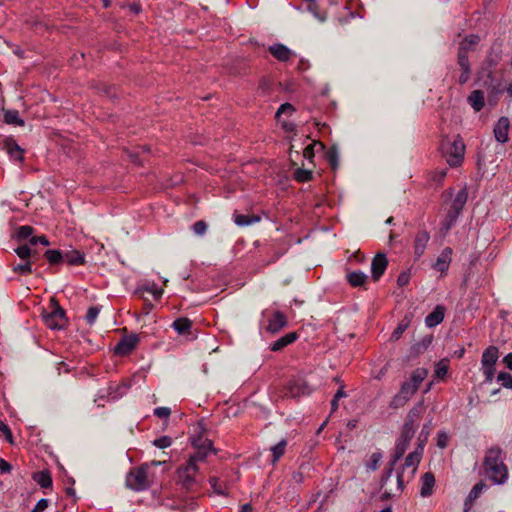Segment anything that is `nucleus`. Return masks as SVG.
<instances>
[{
	"label": "nucleus",
	"mask_w": 512,
	"mask_h": 512,
	"mask_svg": "<svg viewBox=\"0 0 512 512\" xmlns=\"http://www.w3.org/2000/svg\"><path fill=\"white\" fill-rule=\"evenodd\" d=\"M425 407L422 402L416 404L408 413L404 424H410L411 426L417 427L418 421L424 413Z\"/></svg>",
	"instance_id": "25"
},
{
	"label": "nucleus",
	"mask_w": 512,
	"mask_h": 512,
	"mask_svg": "<svg viewBox=\"0 0 512 512\" xmlns=\"http://www.w3.org/2000/svg\"><path fill=\"white\" fill-rule=\"evenodd\" d=\"M444 319V307L443 306H436V308L426 316L425 318V324L428 327H435L438 324H440Z\"/></svg>",
	"instance_id": "24"
},
{
	"label": "nucleus",
	"mask_w": 512,
	"mask_h": 512,
	"mask_svg": "<svg viewBox=\"0 0 512 512\" xmlns=\"http://www.w3.org/2000/svg\"><path fill=\"white\" fill-rule=\"evenodd\" d=\"M154 414L159 418H168L171 414V410L168 407H157L154 410Z\"/></svg>",
	"instance_id": "59"
},
{
	"label": "nucleus",
	"mask_w": 512,
	"mask_h": 512,
	"mask_svg": "<svg viewBox=\"0 0 512 512\" xmlns=\"http://www.w3.org/2000/svg\"><path fill=\"white\" fill-rule=\"evenodd\" d=\"M457 218H458V215L448 211L445 219L442 222V230H444V232L447 233L452 228V226L456 223Z\"/></svg>",
	"instance_id": "42"
},
{
	"label": "nucleus",
	"mask_w": 512,
	"mask_h": 512,
	"mask_svg": "<svg viewBox=\"0 0 512 512\" xmlns=\"http://www.w3.org/2000/svg\"><path fill=\"white\" fill-rule=\"evenodd\" d=\"M139 342L136 334H131L122 338L114 348V352L118 355L125 356L130 354Z\"/></svg>",
	"instance_id": "11"
},
{
	"label": "nucleus",
	"mask_w": 512,
	"mask_h": 512,
	"mask_svg": "<svg viewBox=\"0 0 512 512\" xmlns=\"http://www.w3.org/2000/svg\"><path fill=\"white\" fill-rule=\"evenodd\" d=\"M154 445L158 448L164 449L169 447L172 444V439L168 436L160 437L154 440Z\"/></svg>",
	"instance_id": "55"
},
{
	"label": "nucleus",
	"mask_w": 512,
	"mask_h": 512,
	"mask_svg": "<svg viewBox=\"0 0 512 512\" xmlns=\"http://www.w3.org/2000/svg\"><path fill=\"white\" fill-rule=\"evenodd\" d=\"M347 281L353 287H361L367 281V275L361 271H353L347 274Z\"/></svg>",
	"instance_id": "27"
},
{
	"label": "nucleus",
	"mask_w": 512,
	"mask_h": 512,
	"mask_svg": "<svg viewBox=\"0 0 512 512\" xmlns=\"http://www.w3.org/2000/svg\"><path fill=\"white\" fill-rule=\"evenodd\" d=\"M34 480L37 481L42 488H49L52 486V478L48 471H42L35 474Z\"/></svg>",
	"instance_id": "33"
},
{
	"label": "nucleus",
	"mask_w": 512,
	"mask_h": 512,
	"mask_svg": "<svg viewBox=\"0 0 512 512\" xmlns=\"http://www.w3.org/2000/svg\"><path fill=\"white\" fill-rule=\"evenodd\" d=\"M0 432L3 433L5 439L10 443V444H13V435H12V432L10 430V428L8 427V425H6L2 420H0Z\"/></svg>",
	"instance_id": "56"
},
{
	"label": "nucleus",
	"mask_w": 512,
	"mask_h": 512,
	"mask_svg": "<svg viewBox=\"0 0 512 512\" xmlns=\"http://www.w3.org/2000/svg\"><path fill=\"white\" fill-rule=\"evenodd\" d=\"M408 400L404 398L400 393L396 394L391 400L390 406L392 408H399L405 405Z\"/></svg>",
	"instance_id": "54"
},
{
	"label": "nucleus",
	"mask_w": 512,
	"mask_h": 512,
	"mask_svg": "<svg viewBox=\"0 0 512 512\" xmlns=\"http://www.w3.org/2000/svg\"><path fill=\"white\" fill-rule=\"evenodd\" d=\"M12 470V466L6 460L0 458V473H10Z\"/></svg>",
	"instance_id": "64"
},
{
	"label": "nucleus",
	"mask_w": 512,
	"mask_h": 512,
	"mask_svg": "<svg viewBox=\"0 0 512 512\" xmlns=\"http://www.w3.org/2000/svg\"><path fill=\"white\" fill-rule=\"evenodd\" d=\"M44 256L47 259V261L52 265H56V264L63 262V253L59 250H55V249L47 250L44 253Z\"/></svg>",
	"instance_id": "34"
},
{
	"label": "nucleus",
	"mask_w": 512,
	"mask_h": 512,
	"mask_svg": "<svg viewBox=\"0 0 512 512\" xmlns=\"http://www.w3.org/2000/svg\"><path fill=\"white\" fill-rule=\"evenodd\" d=\"M430 235L426 230L418 231L414 241V254L417 258L421 257L429 242Z\"/></svg>",
	"instance_id": "16"
},
{
	"label": "nucleus",
	"mask_w": 512,
	"mask_h": 512,
	"mask_svg": "<svg viewBox=\"0 0 512 512\" xmlns=\"http://www.w3.org/2000/svg\"><path fill=\"white\" fill-rule=\"evenodd\" d=\"M417 391V388H416V385L411 383V382H408V381H405L402 386H401V389L399 391V393L404 397L406 398L407 400H409L414 394L415 392Z\"/></svg>",
	"instance_id": "36"
},
{
	"label": "nucleus",
	"mask_w": 512,
	"mask_h": 512,
	"mask_svg": "<svg viewBox=\"0 0 512 512\" xmlns=\"http://www.w3.org/2000/svg\"><path fill=\"white\" fill-rule=\"evenodd\" d=\"M423 444H418L415 451L408 454V456L405 459V463L403 465L402 471L397 472V481H396V487L395 489L388 488L387 486L384 488L385 491L382 495V499H388L395 495L394 492L401 493L404 489V471L408 468H411V477L415 474L418 464L421 461L422 454H423Z\"/></svg>",
	"instance_id": "2"
},
{
	"label": "nucleus",
	"mask_w": 512,
	"mask_h": 512,
	"mask_svg": "<svg viewBox=\"0 0 512 512\" xmlns=\"http://www.w3.org/2000/svg\"><path fill=\"white\" fill-rule=\"evenodd\" d=\"M346 396V393L344 392L343 387L339 388L336 394L334 395L332 402H331V410L332 412L336 411L338 408V401H340V398H343Z\"/></svg>",
	"instance_id": "52"
},
{
	"label": "nucleus",
	"mask_w": 512,
	"mask_h": 512,
	"mask_svg": "<svg viewBox=\"0 0 512 512\" xmlns=\"http://www.w3.org/2000/svg\"><path fill=\"white\" fill-rule=\"evenodd\" d=\"M63 262L70 265H82L85 262L84 254L78 250H68L63 253Z\"/></svg>",
	"instance_id": "26"
},
{
	"label": "nucleus",
	"mask_w": 512,
	"mask_h": 512,
	"mask_svg": "<svg viewBox=\"0 0 512 512\" xmlns=\"http://www.w3.org/2000/svg\"><path fill=\"white\" fill-rule=\"evenodd\" d=\"M100 313V307L98 306H92L88 309L85 319L89 325H92L95 323L98 315Z\"/></svg>",
	"instance_id": "48"
},
{
	"label": "nucleus",
	"mask_w": 512,
	"mask_h": 512,
	"mask_svg": "<svg viewBox=\"0 0 512 512\" xmlns=\"http://www.w3.org/2000/svg\"><path fill=\"white\" fill-rule=\"evenodd\" d=\"M208 225L205 221L199 220L192 225L193 232L198 236H203L207 231Z\"/></svg>",
	"instance_id": "49"
},
{
	"label": "nucleus",
	"mask_w": 512,
	"mask_h": 512,
	"mask_svg": "<svg viewBox=\"0 0 512 512\" xmlns=\"http://www.w3.org/2000/svg\"><path fill=\"white\" fill-rule=\"evenodd\" d=\"M325 158L333 169L338 166V151L336 147L329 148L325 153Z\"/></svg>",
	"instance_id": "41"
},
{
	"label": "nucleus",
	"mask_w": 512,
	"mask_h": 512,
	"mask_svg": "<svg viewBox=\"0 0 512 512\" xmlns=\"http://www.w3.org/2000/svg\"><path fill=\"white\" fill-rule=\"evenodd\" d=\"M484 471L494 484H504L508 480V468L503 462V451L499 447L490 448L484 457Z\"/></svg>",
	"instance_id": "1"
},
{
	"label": "nucleus",
	"mask_w": 512,
	"mask_h": 512,
	"mask_svg": "<svg viewBox=\"0 0 512 512\" xmlns=\"http://www.w3.org/2000/svg\"><path fill=\"white\" fill-rule=\"evenodd\" d=\"M430 431H431V425L430 423L429 424H425L422 428V431L418 437V444H423V446L425 445V443L427 442V439H428V436L430 434Z\"/></svg>",
	"instance_id": "53"
},
{
	"label": "nucleus",
	"mask_w": 512,
	"mask_h": 512,
	"mask_svg": "<svg viewBox=\"0 0 512 512\" xmlns=\"http://www.w3.org/2000/svg\"><path fill=\"white\" fill-rule=\"evenodd\" d=\"M510 121L507 117H501L494 127L495 139L500 143H506L509 140L508 132Z\"/></svg>",
	"instance_id": "14"
},
{
	"label": "nucleus",
	"mask_w": 512,
	"mask_h": 512,
	"mask_svg": "<svg viewBox=\"0 0 512 512\" xmlns=\"http://www.w3.org/2000/svg\"><path fill=\"white\" fill-rule=\"evenodd\" d=\"M147 470L148 464L132 469L126 476V486L135 491L147 489L150 485Z\"/></svg>",
	"instance_id": "4"
},
{
	"label": "nucleus",
	"mask_w": 512,
	"mask_h": 512,
	"mask_svg": "<svg viewBox=\"0 0 512 512\" xmlns=\"http://www.w3.org/2000/svg\"><path fill=\"white\" fill-rule=\"evenodd\" d=\"M497 381L501 382L504 388L512 389V375L507 372H500L497 376Z\"/></svg>",
	"instance_id": "47"
},
{
	"label": "nucleus",
	"mask_w": 512,
	"mask_h": 512,
	"mask_svg": "<svg viewBox=\"0 0 512 512\" xmlns=\"http://www.w3.org/2000/svg\"><path fill=\"white\" fill-rule=\"evenodd\" d=\"M15 252L22 260H29L35 254L29 245H22L16 248Z\"/></svg>",
	"instance_id": "44"
},
{
	"label": "nucleus",
	"mask_w": 512,
	"mask_h": 512,
	"mask_svg": "<svg viewBox=\"0 0 512 512\" xmlns=\"http://www.w3.org/2000/svg\"><path fill=\"white\" fill-rule=\"evenodd\" d=\"M325 149V146L320 141H314L312 144H309L303 151L304 158L311 160L314 155L315 151H323Z\"/></svg>",
	"instance_id": "32"
},
{
	"label": "nucleus",
	"mask_w": 512,
	"mask_h": 512,
	"mask_svg": "<svg viewBox=\"0 0 512 512\" xmlns=\"http://www.w3.org/2000/svg\"><path fill=\"white\" fill-rule=\"evenodd\" d=\"M482 371L486 382H491L494 379L495 367H482Z\"/></svg>",
	"instance_id": "61"
},
{
	"label": "nucleus",
	"mask_w": 512,
	"mask_h": 512,
	"mask_svg": "<svg viewBox=\"0 0 512 512\" xmlns=\"http://www.w3.org/2000/svg\"><path fill=\"white\" fill-rule=\"evenodd\" d=\"M23 263L13 265L12 270L20 275L32 274V262L30 260H23Z\"/></svg>",
	"instance_id": "35"
},
{
	"label": "nucleus",
	"mask_w": 512,
	"mask_h": 512,
	"mask_svg": "<svg viewBox=\"0 0 512 512\" xmlns=\"http://www.w3.org/2000/svg\"><path fill=\"white\" fill-rule=\"evenodd\" d=\"M298 338V334L296 332H289L286 335L280 337L276 341H274L270 349L271 351L278 352L281 351L283 348L287 347L288 345L295 342Z\"/></svg>",
	"instance_id": "19"
},
{
	"label": "nucleus",
	"mask_w": 512,
	"mask_h": 512,
	"mask_svg": "<svg viewBox=\"0 0 512 512\" xmlns=\"http://www.w3.org/2000/svg\"><path fill=\"white\" fill-rule=\"evenodd\" d=\"M416 428L417 427L411 426L410 424H404L402 432H401V436L399 439L404 442L410 443V441L412 440V438L415 435Z\"/></svg>",
	"instance_id": "38"
},
{
	"label": "nucleus",
	"mask_w": 512,
	"mask_h": 512,
	"mask_svg": "<svg viewBox=\"0 0 512 512\" xmlns=\"http://www.w3.org/2000/svg\"><path fill=\"white\" fill-rule=\"evenodd\" d=\"M32 234H33V228L31 226L24 225V226L19 227L18 232H17V237L19 239L25 240V239L30 238Z\"/></svg>",
	"instance_id": "51"
},
{
	"label": "nucleus",
	"mask_w": 512,
	"mask_h": 512,
	"mask_svg": "<svg viewBox=\"0 0 512 512\" xmlns=\"http://www.w3.org/2000/svg\"><path fill=\"white\" fill-rule=\"evenodd\" d=\"M449 368V360L441 359L435 366V375L437 378L443 379Z\"/></svg>",
	"instance_id": "37"
},
{
	"label": "nucleus",
	"mask_w": 512,
	"mask_h": 512,
	"mask_svg": "<svg viewBox=\"0 0 512 512\" xmlns=\"http://www.w3.org/2000/svg\"><path fill=\"white\" fill-rule=\"evenodd\" d=\"M409 281H410V274L408 272L400 273V275L397 278V284L401 287L407 285L409 283Z\"/></svg>",
	"instance_id": "63"
},
{
	"label": "nucleus",
	"mask_w": 512,
	"mask_h": 512,
	"mask_svg": "<svg viewBox=\"0 0 512 512\" xmlns=\"http://www.w3.org/2000/svg\"><path fill=\"white\" fill-rule=\"evenodd\" d=\"M269 52L276 58L278 61L286 62L292 56V51L283 44H274L269 47Z\"/></svg>",
	"instance_id": "18"
},
{
	"label": "nucleus",
	"mask_w": 512,
	"mask_h": 512,
	"mask_svg": "<svg viewBox=\"0 0 512 512\" xmlns=\"http://www.w3.org/2000/svg\"><path fill=\"white\" fill-rule=\"evenodd\" d=\"M457 218H458V215L448 211L445 219L442 222V230H444V232L447 233L452 228V226L456 223Z\"/></svg>",
	"instance_id": "43"
},
{
	"label": "nucleus",
	"mask_w": 512,
	"mask_h": 512,
	"mask_svg": "<svg viewBox=\"0 0 512 512\" xmlns=\"http://www.w3.org/2000/svg\"><path fill=\"white\" fill-rule=\"evenodd\" d=\"M4 122L15 126L24 125V120L20 118L17 110H4Z\"/></svg>",
	"instance_id": "29"
},
{
	"label": "nucleus",
	"mask_w": 512,
	"mask_h": 512,
	"mask_svg": "<svg viewBox=\"0 0 512 512\" xmlns=\"http://www.w3.org/2000/svg\"><path fill=\"white\" fill-rule=\"evenodd\" d=\"M287 447V441L286 439H282L280 442H278L276 445L271 447L272 452V463H276L285 453Z\"/></svg>",
	"instance_id": "31"
},
{
	"label": "nucleus",
	"mask_w": 512,
	"mask_h": 512,
	"mask_svg": "<svg viewBox=\"0 0 512 512\" xmlns=\"http://www.w3.org/2000/svg\"><path fill=\"white\" fill-rule=\"evenodd\" d=\"M485 487L486 484L484 482H479L475 484L467 497V501L472 502L475 499H477Z\"/></svg>",
	"instance_id": "45"
},
{
	"label": "nucleus",
	"mask_w": 512,
	"mask_h": 512,
	"mask_svg": "<svg viewBox=\"0 0 512 512\" xmlns=\"http://www.w3.org/2000/svg\"><path fill=\"white\" fill-rule=\"evenodd\" d=\"M381 459H382V454L380 452H374L370 456V459L366 464L367 469H369L371 471H375L378 468Z\"/></svg>",
	"instance_id": "46"
},
{
	"label": "nucleus",
	"mask_w": 512,
	"mask_h": 512,
	"mask_svg": "<svg viewBox=\"0 0 512 512\" xmlns=\"http://www.w3.org/2000/svg\"><path fill=\"white\" fill-rule=\"evenodd\" d=\"M4 148L14 160L22 161L24 159V150L13 139H6Z\"/></svg>",
	"instance_id": "21"
},
{
	"label": "nucleus",
	"mask_w": 512,
	"mask_h": 512,
	"mask_svg": "<svg viewBox=\"0 0 512 512\" xmlns=\"http://www.w3.org/2000/svg\"><path fill=\"white\" fill-rule=\"evenodd\" d=\"M388 265V259L385 254L378 253L373 258L371 263V274L374 281H378L384 274Z\"/></svg>",
	"instance_id": "12"
},
{
	"label": "nucleus",
	"mask_w": 512,
	"mask_h": 512,
	"mask_svg": "<svg viewBox=\"0 0 512 512\" xmlns=\"http://www.w3.org/2000/svg\"><path fill=\"white\" fill-rule=\"evenodd\" d=\"M267 322L265 329L272 334L278 333L288 324L286 315L278 310L268 316Z\"/></svg>",
	"instance_id": "10"
},
{
	"label": "nucleus",
	"mask_w": 512,
	"mask_h": 512,
	"mask_svg": "<svg viewBox=\"0 0 512 512\" xmlns=\"http://www.w3.org/2000/svg\"><path fill=\"white\" fill-rule=\"evenodd\" d=\"M467 199L468 191L466 187H463L455 195L451 207L448 211L459 216L467 202Z\"/></svg>",
	"instance_id": "15"
},
{
	"label": "nucleus",
	"mask_w": 512,
	"mask_h": 512,
	"mask_svg": "<svg viewBox=\"0 0 512 512\" xmlns=\"http://www.w3.org/2000/svg\"><path fill=\"white\" fill-rule=\"evenodd\" d=\"M192 445L196 449V452L190 456L188 462L194 464V466H198V463L204 462L209 454L215 453L212 447V441L207 438H193Z\"/></svg>",
	"instance_id": "5"
},
{
	"label": "nucleus",
	"mask_w": 512,
	"mask_h": 512,
	"mask_svg": "<svg viewBox=\"0 0 512 512\" xmlns=\"http://www.w3.org/2000/svg\"><path fill=\"white\" fill-rule=\"evenodd\" d=\"M293 111L294 107L290 103H284L278 108L276 118L279 119L282 114H291Z\"/></svg>",
	"instance_id": "58"
},
{
	"label": "nucleus",
	"mask_w": 512,
	"mask_h": 512,
	"mask_svg": "<svg viewBox=\"0 0 512 512\" xmlns=\"http://www.w3.org/2000/svg\"><path fill=\"white\" fill-rule=\"evenodd\" d=\"M259 221H260V217L256 216V215H242V214L234 215V222L238 226H248V225L257 223Z\"/></svg>",
	"instance_id": "30"
},
{
	"label": "nucleus",
	"mask_w": 512,
	"mask_h": 512,
	"mask_svg": "<svg viewBox=\"0 0 512 512\" xmlns=\"http://www.w3.org/2000/svg\"><path fill=\"white\" fill-rule=\"evenodd\" d=\"M191 326H192L191 320H189L186 317L178 318L172 323V327L180 335H185V334L190 333Z\"/></svg>",
	"instance_id": "28"
},
{
	"label": "nucleus",
	"mask_w": 512,
	"mask_h": 512,
	"mask_svg": "<svg viewBox=\"0 0 512 512\" xmlns=\"http://www.w3.org/2000/svg\"><path fill=\"white\" fill-rule=\"evenodd\" d=\"M440 149L451 167H457L462 163L465 154V144L459 135L443 138Z\"/></svg>",
	"instance_id": "3"
},
{
	"label": "nucleus",
	"mask_w": 512,
	"mask_h": 512,
	"mask_svg": "<svg viewBox=\"0 0 512 512\" xmlns=\"http://www.w3.org/2000/svg\"><path fill=\"white\" fill-rule=\"evenodd\" d=\"M409 324L410 320L407 317H405L391 334V339L394 341L398 340L403 334V332L408 328Z\"/></svg>",
	"instance_id": "39"
},
{
	"label": "nucleus",
	"mask_w": 512,
	"mask_h": 512,
	"mask_svg": "<svg viewBox=\"0 0 512 512\" xmlns=\"http://www.w3.org/2000/svg\"><path fill=\"white\" fill-rule=\"evenodd\" d=\"M452 249L446 247L437 258L434 268L442 273L446 272L451 262Z\"/></svg>",
	"instance_id": "20"
},
{
	"label": "nucleus",
	"mask_w": 512,
	"mask_h": 512,
	"mask_svg": "<svg viewBox=\"0 0 512 512\" xmlns=\"http://www.w3.org/2000/svg\"><path fill=\"white\" fill-rule=\"evenodd\" d=\"M198 472V466L187 462L186 465L181 466L177 470L178 481L186 489H191L196 484V474Z\"/></svg>",
	"instance_id": "9"
},
{
	"label": "nucleus",
	"mask_w": 512,
	"mask_h": 512,
	"mask_svg": "<svg viewBox=\"0 0 512 512\" xmlns=\"http://www.w3.org/2000/svg\"><path fill=\"white\" fill-rule=\"evenodd\" d=\"M467 101L476 112H479L485 105L484 92L481 90L472 91Z\"/></svg>",
	"instance_id": "23"
},
{
	"label": "nucleus",
	"mask_w": 512,
	"mask_h": 512,
	"mask_svg": "<svg viewBox=\"0 0 512 512\" xmlns=\"http://www.w3.org/2000/svg\"><path fill=\"white\" fill-rule=\"evenodd\" d=\"M49 502L47 499H40L31 512H43L47 509Z\"/></svg>",
	"instance_id": "62"
},
{
	"label": "nucleus",
	"mask_w": 512,
	"mask_h": 512,
	"mask_svg": "<svg viewBox=\"0 0 512 512\" xmlns=\"http://www.w3.org/2000/svg\"><path fill=\"white\" fill-rule=\"evenodd\" d=\"M434 485H435L434 475L431 472L425 473L421 479L420 495L422 497L430 496L433 492Z\"/></svg>",
	"instance_id": "22"
},
{
	"label": "nucleus",
	"mask_w": 512,
	"mask_h": 512,
	"mask_svg": "<svg viewBox=\"0 0 512 512\" xmlns=\"http://www.w3.org/2000/svg\"><path fill=\"white\" fill-rule=\"evenodd\" d=\"M310 392H311V388L308 385V383L301 378H297V379L290 380L288 382V384L286 385V387L284 388L283 393L282 392L279 393L277 395V398H286V397L298 398L301 396L308 395V394H310Z\"/></svg>",
	"instance_id": "6"
},
{
	"label": "nucleus",
	"mask_w": 512,
	"mask_h": 512,
	"mask_svg": "<svg viewBox=\"0 0 512 512\" xmlns=\"http://www.w3.org/2000/svg\"><path fill=\"white\" fill-rule=\"evenodd\" d=\"M425 375L426 372L424 370H416L411 374L410 380L408 382L415 384L416 388L418 389L420 383L424 380Z\"/></svg>",
	"instance_id": "50"
},
{
	"label": "nucleus",
	"mask_w": 512,
	"mask_h": 512,
	"mask_svg": "<svg viewBox=\"0 0 512 512\" xmlns=\"http://www.w3.org/2000/svg\"><path fill=\"white\" fill-rule=\"evenodd\" d=\"M457 63L461 69V74L458 78V82L463 85L465 84L471 76V66L469 63L468 55L464 54V50L458 51L457 55Z\"/></svg>",
	"instance_id": "13"
},
{
	"label": "nucleus",
	"mask_w": 512,
	"mask_h": 512,
	"mask_svg": "<svg viewBox=\"0 0 512 512\" xmlns=\"http://www.w3.org/2000/svg\"><path fill=\"white\" fill-rule=\"evenodd\" d=\"M499 357V350L496 346H489L482 354L481 365L482 367H495Z\"/></svg>",
	"instance_id": "17"
},
{
	"label": "nucleus",
	"mask_w": 512,
	"mask_h": 512,
	"mask_svg": "<svg viewBox=\"0 0 512 512\" xmlns=\"http://www.w3.org/2000/svg\"><path fill=\"white\" fill-rule=\"evenodd\" d=\"M409 446V443L404 442L400 439L397 440L395 451L392 460L389 463V466L385 469L384 474L380 481V488L383 489L388 485V481L391 478L394 467L398 460L405 454L407 448Z\"/></svg>",
	"instance_id": "7"
},
{
	"label": "nucleus",
	"mask_w": 512,
	"mask_h": 512,
	"mask_svg": "<svg viewBox=\"0 0 512 512\" xmlns=\"http://www.w3.org/2000/svg\"><path fill=\"white\" fill-rule=\"evenodd\" d=\"M144 291L152 294L155 299H159L163 294V290L161 288H159L156 284H151V285L145 287Z\"/></svg>",
	"instance_id": "57"
},
{
	"label": "nucleus",
	"mask_w": 512,
	"mask_h": 512,
	"mask_svg": "<svg viewBox=\"0 0 512 512\" xmlns=\"http://www.w3.org/2000/svg\"><path fill=\"white\" fill-rule=\"evenodd\" d=\"M52 310L44 314V322L51 329H62L66 325L65 311L57 304L55 300H51Z\"/></svg>",
	"instance_id": "8"
},
{
	"label": "nucleus",
	"mask_w": 512,
	"mask_h": 512,
	"mask_svg": "<svg viewBox=\"0 0 512 512\" xmlns=\"http://www.w3.org/2000/svg\"><path fill=\"white\" fill-rule=\"evenodd\" d=\"M210 485L212 486V488L214 489V491L218 494H224V491L222 489V485L220 483V480L216 477H211L210 480Z\"/></svg>",
	"instance_id": "60"
},
{
	"label": "nucleus",
	"mask_w": 512,
	"mask_h": 512,
	"mask_svg": "<svg viewBox=\"0 0 512 512\" xmlns=\"http://www.w3.org/2000/svg\"><path fill=\"white\" fill-rule=\"evenodd\" d=\"M294 179L298 182H308L312 179V171L303 168H297L294 172Z\"/></svg>",
	"instance_id": "40"
}]
</instances>
